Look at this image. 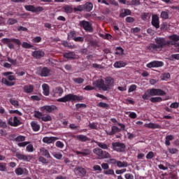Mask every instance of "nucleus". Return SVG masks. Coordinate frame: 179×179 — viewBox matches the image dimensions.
<instances>
[{
  "instance_id": "nucleus-1",
  "label": "nucleus",
  "mask_w": 179,
  "mask_h": 179,
  "mask_svg": "<svg viewBox=\"0 0 179 179\" xmlns=\"http://www.w3.org/2000/svg\"><path fill=\"white\" fill-rule=\"evenodd\" d=\"M169 39L172 40V41L166 40V38L157 37L155 38V43H150L146 48L149 52L157 54V52L162 51L163 48L170 47V45H176V41H179V36L173 34L169 36Z\"/></svg>"
},
{
  "instance_id": "nucleus-2",
  "label": "nucleus",
  "mask_w": 179,
  "mask_h": 179,
  "mask_svg": "<svg viewBox=\"0 0 179 179\" xmlns=\"http://www.w3.org/2000/svg\"><path fill=\"white\" fill-rule=\"evenodd\" d=\"M114 85V78L111 77H106L104 80L99 79L94 83H93V85L97 87L98 89H101L103 92H107V90H110V87Z\"/></svg>"
},
{
  "instance_id": "nucleus-3",
  "label": "nucleus",
  "mask_w": 179,
  "mask_h": 179,
  "mask_svg": "<svg viewBox=\"0 0 179 179\" xmlns=\"http://www.w3.org/2000/svg\"><path fill=\"white\" fill-rule=\"evenodd\" d=\"M83 96L75 95L73 94H69L64 97L58 99L57 101L59 103H66V101H82Z\"/></svg>"
},
{
  "instance_id": "nucleus-4",
  "label": "nucleus",
  "mask_w": 179,
  "mask_h": 179,
  "mask_svg": "<svg viewBox=\"0 0 179 179\" xmlns=\"http://www.w3.org/2000/svg\"><path fill=\"white\" fill-rule=\"evenodd\" d=\"M93 153H94L100 160L111 159V155L108 153V152L103 150L101 148H94L93 150Z\"/></svg>"
},
{
  "instance_id": "nucleus-5",
  "label": "nucleus",
  "mask_w": 179,
  "mask_h": 179,
  "mask_svg": "<svg viewBox=\"0 0 179 179\" xmlns=\"http://www.w3.org/2000/svg\"><path fill=\"white\" fill-rule=\"evenodd\" d=\"M127 146L124 143L121 142H114L112 143V149L115 152H118V153H122V152H125V148Z\"/></svg>"
},
{
  "instance_id": "nucleus-6",
  "label": "nucleus",
  "mask_w": 179,
  "mask_h": 179,
  "mask_svg": "<svg viewBox=\"0 0 179 179\" xmlns=\"http://www.w3.org/2000/svg\"><path fill=\"white\" fill-rule=\"evenodd\" d=\"M3 42L6 43L8 47V48L13 49L15 48V45L12 43H15V44H17V45H21L22 42H20V40L17 38H3Z\"/></svg>"
},
{
  "instance_id": "nucleus-7",
  "label": "nucleus",
  "mask_w": 179,
  "mask_h": 179,
  "mask_svg": "<svg viewBox=\"0 0 179 179\" xmlns=\"http://www.w3.org/2000/svg\"><path fill=\"white\" fill-rule=\"evenodd\" d=\"M79 26L83 27L87 33H93V27L92 26V23L86 20L80 21Z\"/></svg>"
},
{
  "instance_id": "nucleus-8",
  "label": "nucleus",
  "mask_w": 179,
  "mask_h": 179,
  "mask_svg": "<svg viewBox=\"0 0 179 179\" xmlns=\"http://www.w3.org/2000/svg\"><path fill=\"white\" fill-rule=\"evenodd\" d=\"M24 9L28 12H32L33 13H38V12H43L44 8L42 6H34L33 5H26L24 6Z\"/></svg>"
},
{
  "instance_id": "nucleus-9",
  "label": "nucleus",
  "mask_w": 179,
  "mask_h": 179,
  "mask_svg": "<svg viewBox=\"0 0 179 179\" xmlns=\"http://www.w3.org/2000/svg\"><path fill=\"white\" fill-rule=\"evenodd\" d=\"M164 66V63L163 62L160 61H152L148 64H146L147 68H162V66Z\"/></svg>"
},
{
  "instance_id": "nucleus-10",
  "label": "nucleus",
  "mask_w": 179,
  "mask_h": 179,
  "mask_svg": "<svg viewBox=\"0 0 179 179\" xmlns=\"http://www.w3.org/2000/svg\"><path fill=\"white\" fill-rule=\"evenodd\" d=\"M15 157H17L18 160H23L24 162H30V160L33 159V156L23 155L19 152L15 153Z\"/></svg>"
},
{
  "instance_id": "nucleus-11",
  "label": "nucleus",
  "mask_w": 179,
  "mask_h": 179,
  "mask_svg": "<svg viewBox=\"0 0 179 179\" xmlns=\"http://www.w3.org/2000/svg\"><path fill=\"white\" fill-rule=\"evenodd\" d=\"M8 125L10 127H19L22 124L17 116H15L14 117H10L8 120Z\"/></svg>"
},
{
  "instance_id": "nucleus-12",
  "label": "nucleus",
  "mask_w": 179,
  "mask_h": 179,
  "mask_svg": "<svg viewBox=\"0 0 179 179\" xmlns=\"http://www.w3.org/2000/svg\"><path fill=\"white\" fill-rule=\"evenodd\" d=\"M150 93L151 96H166L167 94L163 90L156 88L150 89Z\"/></svg>"
},
{
  "instance_id": "nucleus-13",
  "label": "nucleus",
  "mask_w": 179,
  "mask_h": 179,
  "mask_svg": "<svg viewBox=\"0 0 179 179\" xmlns=\"http://www.w3.org/2000/svg\"><path fill=\"white\" fill-rule=\"evenodd\" d=\"M55 110H57V106L54 105L44 106L41 108V111H43V113H52Z\"/></svg>"
},
{
  "instance_id": "nucleus-14",
  "label": "nucleus",
  "mask_w": 179,
  "mask_h": 179,
  "mask_svg": "<svg viewBox=\"0 0 179 179\" xmlns=\"http://www.w3.org/2000/svg\"><path fill=\"white\" fill-rule=\"evenodd\" d=\"M152 25L155 27V29H159L160 27V21L159 16L157 15H152Z\"/></svg>"
},
{
  "instance_id": "nucleus-15",
  "label": "nucleus",
  "mask_w": 179,
  "mask_h": 179,
  "mask_svg": "<svg viewBox=\"0 0 179 179\" xmlns=\"http://www.w3.org/2000/svg\"><path fill=\"white\" fill-rule=\"evenodd\" d=\"M40 76L42 78H47L48 76H51V69L48 67H43L41 70Z\"/></svg>"
},
{
  "instance_id": "nucleus-16",
  "label": "nucleus",
  "mask_w": 179,
  "mask_h": 179,
  "mask_svg": "<svg viewBox=\"0 0 179 179\" xmlns=\"http://www.w3.org/2000/svg\"><path fill=\"white\" fill-rule=\"evenodd\" d=\"M76 155H78V156L81 155V156L86 157V156H90V155H92V150L90 148H85L82 151H76Z\"/></svg>"
},
{
  "instance_id": "nucleus-17",
  "label": "nucleus",
  "mask_w": 179,
  "mask_h": 179,
  "mask_svg": "<svg viewBox=\"0 0 179 179\" xmlns=\"http://www.w3.org/2000/svg\"><path fill=\"white\" fill-rule=\"evenodd\" d=\"M118 132H121V129L118 128L117 126H112L110 131H106V135H109V136H113L115 135V134H118Z\"/></svg>"
},
{
  "instance_id": "nucleus-18",
  "label": "nucleus",
  "mask_w": 179,
  "mask_h": 179,
  "mask_svg": "<svg viewBox=\"0 0 179 179\" xmlns=\"http://www.w3.org/2000/svg\"><path fill=\"white\" fill-rule=\"evenodd\" d=\"M64 93V90L61 87H57L53 90V97H61Z\"/></svg>"
},
{
  "instance_id": "nucleus-19",
  "label": "nucleus",
  "mask_w": 179,
  "mask_h": 179,
  "mask_svg": "<svg viewBox=\"0 0 179 179\" xmlns=\"http://www.w3.org/2000/svg\"><path fill=\"white\" fill-rule=\"evenodd\" d=\"M44 55H45V53L43 50H35L32 52V57L36 58V59H41Z\"/></svg>"
},
{
  "instance_id": "nucleus-20",
  "label": "nucleus",
  "mask_w": 179,
  "mask_h": 179,
  "mask_svg": "<svg viewBox=\"0 0 179 179\" xmlns=\"http://www.w3.org/2000/svg\"><path fill=\"white\" fill-rule=\"evenodd\" d=\"M74 138H76V140L79 141L80 142H90L91 141L90 138L83 134L74 136Z\"/></svg>"
},
{
  "instance_id": "nucleus-21",
  "label": "nucleus",
  "mask_w": 179,
  "mask_h": 179,
  "mask_svg": "<svg viewBox=\"0 0 179 179\" xmlns=\"http://www.w3.org/2000/svg\"><path fill=\"white\" fill-rule=\"evenodd\" d=\"M23 90L24 93H27V94L33 93V92H34V86L30 84L26 85L23 87Z\"/></svg>"
},
{
  "instance_id": "nucleus-22",
  "label": "nucleus",
  "mask_w": 179,
  "mask_h": 179,
  "mask_svg": "<svg viewBox=\"0 0 179 179\" xmlns=\"http://www.w3.org/2000/svg\"><path fill=\"white\" fill-rule=\"evenodd\" d=\"M40 153L41 156H44L46 159H51V155H50V151L45 149V148H40Z\"/></svg>"
},
{
  "instance_id": "nucleus-23",
  "label": "nucleus",
  "mask_w": 179,
  "mask_h": 179,
  "mask_svg": "<svg viewBox=\"0 0 179 179\" xmlns=\"http://www.w3.org/2000/svg\"><path fill=\"white\" fill-rule=\"evenodd\" d=\"M132 12L129 9L123 8L121 10L120 13V17H125V16H129L131 15Z\"/></svg>"
},
{
  "instance_id": "nucleus-24",
  "label": "nucleus",
  "mask_w": 179,
  "mask_h": 179,
  "mask_svg": "<svg viewBox=\"0 0 179 179\" xmlns=\"http://www.w3.org/2000/svg\"><path fill=\"white\" fill-rule=\"evenodd\" d=\"M76 170L79 173H76L77 176H80V177H85L86 176V169L85 168H83L82 166H78Z\"/></svg>"
},
{
  "instance_id": "nucleus-25",
  "label": "nucleus",
  "mask_w": 179,
  "mask_h": 179,
  "mask_svg": "<svg viewBox=\"0 0 179 179\" xmlns=\"http://www.w3.org/2000/svg\"><path fill=\"white\" fill-rule=\"evenodd\" d=\"M55 141H57V137H44L42 139V141L43 142V143H52V142H55Z\"/></svg>"
},
{
  "instance_id": "nucleus-26",
  "label": "nucleus",
  "mask_w": 179,
  "mask_h": 179,
  "mask_svg": "<svg viewBox=\"0 0 179 179\" xmlns=\"http://www.w3.org/2000/svg\"><path fill=\"white\" fill-rule=\"evenodd\" d=\"M43 94L44 96H50V86L45 83L42 85Z\"/></svg>"
},
{
  "instance_id": "nucleus-27",
  "label": "nucleus",
  "mask_w": 179,
  "mask_h": 179,
  "mask_svg": "<svg viewBox=\"0 0 179 179\" xmlns=\"http://www.w3.org/2000/svg\"><path fill=\"white\" fill-rule=\"evenodd\" d=\"M84 10L86 12H92V10H93V3L91 2H86L84 4Z\"/></svg>"
},
{
  "instance_id": "nucleus-28",
  "label": "nucleus",
  "mask_w": 179,
  "mask_h": 179,
  "mask_svg": "<svg viewBox=\"0 0 179 179\" xmlns=\"http://www.w3.org/2000/svg\"><path fill=\"white\" fill-rule=\"evenodd\" d=\"M114 68H124L127 66V62L124 61L116 62L113 64Z\"/></svg>"
},
{
  "instance_id": "nucleus-29",
  "label": "nucleus",
  "mask_w": 179,
  "mask_h": 179,
  "mask_svg": "<svg viewBox=\"0 0 179 179\" xmlns=\"http://www.w3.org/2000/svg\"><path fill=\"white\" fill-rule=\"evenodd\" d=\"M31 127L34 132H38V131H40V124H38L37 122H31Z\"/></svg>"
},
{
  "instance_id": "nucleus-30",
  "label": "nucleus",
  "mask_w": 179,
  "mask_h": 179,
  "mask_svg": "<svg viewBox=\"0 0 179 179\" xmlns=\"http://www.w3.org/2000/svg\"><path fill=\"white\" fill-rule=\"evenodd\" d=\"M63 10L65 12V13H72L73 12V8H72V6L69 5H65L62 7Z\"/></svg>"
},
{
  "instance_id": "nucleus-31",
  "label": "nucleus",
  "mask_w": 179,
  "mask_h": 179,
  "mask_svg": "<svg viewBox=\"0 0 179 179\" xmlns=\"http://www.w3.org/2000/svg\"><path fill=\"white\" fill-rule=\"evenodd\" d=\"M95 143L97 145V146H99V148H100L101 149H103L105 150H108V148H110V146H108L105 143L96 141Z\"/></svg>"
},
{
  "instance_id": "nucleus-32",
  "label": "nucleus",
  "mask_w": 179,
  "mask_h": 179,
  "mask_svg": "<svg viewBox=\"0 0 179 179\" xmlns=\"http://www.w3.org/2000/svg\"><path fill=\"white\" fill-rule=\"evenodd\" d=\"M110 121L113 122V124L117 122V125L120 127L121 129H122V131H125V124L118 122L115 118H111Z\"/></svg>"
},
{
  "instance_id": "nucleus-33",
  "label": "nucleus",
  "mask_w": 179,
  "mask_h": 179,
  "mask_svg": "<svg viewBox=\"0 0 179 179\" xmlns=\"http://www.w3.org/2000/svg\"><path fill=\"white\" fill-rule=\"evenodd\" d=\"M9 101H10V104L12 106H13V107H15V108H19L20 105H19V101H17V100L10 98L9 99Z\"/></svg>"
},
{
  "instance_id": "nucleus-34",
  "label": "nucleus",
  "mask_w": 179,
  "mask_h": 179,
  "mask_svg": "<svg viewBox=\"0 0 179 179\" xmlns=\"http://www.w3.org/2000/svg\"><path fill=\"white\" fill-rule=\"evenodd\" d=\"M1 82L6 86H15V82H10L6 80V78H2Z\"/></svg>"
},
{
  "instance_id": "nucleus-35",
  "label": "nucleus",
  "mask_w": 179,
  "mask_h": 179,
  "mask_svg": "<svg viewBox=\"0 0 179 179\" xmlns=\"http://www.w3.org/2000/svg\"><path fill=\"white\" fill-rule=\"evenodd\" d=\"M76 37V31H71L68 34V40H75Z\"/></svg>"
},
{
  "instance_id": "nucleus-36",
  "label": "nucleus",
  "mask_w": 179,
  "mask_h": 179,
  "mask_svg": "<svg viewBox=\"0 0 179 179\" xmlns=\"http://www.w3.org/2000/svg\"><path fill=\"white\" fill-rule=\"evenodd\" d=\"M173 139H174V137L173 136V135L166 136V141H165V145L166 146H170V145H171L170 141H173Z\"/></svg>"
},
{
  "instance_id": "nucleus-37",
  "label": "nucleus",
  "mask_w": 179,
  "mask_h": 179,
  "mask_svg": "<svg viewBox=\"0 0 179 179\" xmlns=\"http://www.w3.org/2000/svg\"><path fill=\"white\" fill-rule=\"evenodd\" d=\"M150 101L151 103H160L163 101V99L162 97H152L150 99Z\"/></svg>"
},
{
  "instance_id": "nucleus-38",
  "label": "nucleus",
  "mask_w": 179,
  "mask_h": 179,
  "mask_svg": "<svg viewBox=\"0 0 179 179\" xmlns=\"http://www.w3.org/2000/svg\"><path fill=\"white\" fill-rule=\"evenodd\" d=\"M150 96H152V95L150 94V90H148L144 93V94L142 96V99L143 100H149V97H150Z\"/></svg>"
},
{
  "instance_id": "nucleus-39",
  "label": "nucleus",
  "mask_w": 179,
  "mask_h": 179,
  "mask_svg": "<svg viewBox=\"0 0 179 179\" xmlns=\"http://www.w3.org/2000/svg\"><path fill=\"white\" fill-rule=\"evenodd\" d=\"M116 164L117 167H128V162H127L117 161Z\"/></svg>"
},
{
  "instance_id": "nucleus-40",
  "label": "nucleus",
  "mask_w": 179,
  "mask_h": 179,
  "mask_svg": "<svg viewBox=\"0 0 179 179\" xmlns=\"http://www.w3.org/2000/svg\"><path fill=\"white\" fill-rule=\"evenodd\" d=\"M15 142H24L26 141V136H18L14 138Z\"/></svg>"
},
{
  "instance_id": "nucleus-41",
  "label": "nucleus",
  "mask_w": 179,
  "mask_h": 179,
  "mask_svg": "<svg viewBox=\"0 0 179 179\" xmlns=\"http://www.w3.org/2000/svg\"><path fill=\"white\" fill-rule=\"evenodd\" d=\"M74 12H83L85 10L84 5H80L73 8Z\"/></svg>"
},
{
  "instance_id": "nucleus-42",
  "label": "nucleus",
  "mask_w": 179,
  "mask_h": 179,
  "mask_svg": "<svg viewBox=\"0 0 179 179\" xmlns=\"http://www.w3.org/2000/svg\"><path fill=\"white\" fill-rule=\"evenodd\" d=\"M73 57H74L73 52H72L64 54V57L66 58L67 59H73Z\"/></svg>"
},
{
  "instance_id": "nucleus-43",
  "label": "nucleus",
  "mask_w": 179,
  "mask_h": 179,
  "mask_svg": "<svg viewBox=\"0 0 179 179\" xmlns=\"http://www.w3.org/2000/svg\"><path fill=\"white\" fill-rule=\"evenodd\" d=\"M160 17L162 19H165V20L169 19V12L162 11L161 15H160Z\"/></svg>"
},
{
  "instance_id": "nucleus-44",
  "label": "nucleus",
  "mask_w": 179,
  "mask_h": 179,
  "mask_svg": "<svg viewBox=\"0 0 179 179\" xmlns=\"http://www.w3.org/2000/svg\"><path fill=\"white\" fill-rule=\"evenodd\" d=\"M41 120L44 121V122H48V121H52V117H51L50 115H45L41 117Z\"/></svg>"
},
{
  "instance_id": "nucleus-45",
  "label": "nucleus",
  "mask_w": 179,
  "mask_h": 179,
  "mask_svg": "<svg viewBox=\"0 0 179 179\" xmlns=\"http://www.w3.org/2000/svg\"><path fill=\"white\" fill-rule=\"evenodd\" d=\"M15 173L17 176H22L24 173V171L22 168H17L15 170Z\"/></svg>"
},
{
  "instance_id": "nucleus-46",
  "label": "nucleus",
  "mask_w": 179,
  "mask_h": 179,
  "mask_svg": "<svg viewBox=\"0 0 179 179\" xmlns=\"http://www.w3.org/2000/svg\"><path fill=\"white\" fill-rule=\"evenodd\" d=\"M122 54H124V49H122V48H121V47H117L116 48L115 55H122Z\"/></svg>"
},
{
  "instance_id": "nucleus-47",
  "label": "nucleus",
  "mask_w": 179,
  "mask_h": 179,
  "mask_svg": "<svg viewBox=\"0 0 179 179\" xmlns=\"http://www.w3.org/2000/svg\"><path fill=\"white\" fill-rule=\"evenodd\" d=\"M7 60L10 64H13L14 66H16L17 65V59H13L10 57H7Z\"/></svg>"
},
{
  "instance_id": "nucleus-48",
  "label": "nucleus",
  "mask_w": 179,
  "mask_h": 179,
  "mask_svg": "<svg viewBox=\"0 0 179 179\" xmlns=\"http://www.w3.org/2000/svg\"><path fill=\"white\" fill-rule=\"evenodd\" d=\"M98 107H101V108H108V107H110V105H108L106 103H103V102H99L98 103Z\"/></svg>"
},
{
  "instance_id": "nucleus-49",
  "label": "nucleus",
  "mask_w": 179,
  "mask_h": 179,
  "mask_svg": "<svg viewBox=\"0 0 179 179\" xmlns=\"http://www.w3.org/2000/svg\"><path fill=\"white\" fill-rule=\"evenodd\" d=\"M129 5L138 6V5H141V1L139 0H131Z\"/></svg>"
},
{
  "instance_id": "nucleus-50",
  "label": "nucleus",
  "mask_w": 179,
  "mask_h": 179,
  "mask_svg": "<svg viewBox=\"0 0 179 179\" xmlns=\"http://www.w3.org/2000/svg\"><path fill=\"white\" fill-rule=\"evenodd\" d=\"M7 23L10 25L16 24V23H17V20L14 18H9L7 21Z\"/></svg>"
},
{
  "instance_id": "nucleus-51",
  "label": "nucleus",
  "mask_w": 179,
  "mask_h": 179,
  "mask_svg": "<svg viewBox=\"0 0 179 179\" xmlns=\"http://www.w3.org/2000/svg\"><path fill=\"white\" fill-rule=\"evenodd\" d=\"M126 114H129V118H131L132 120H135L138 115L135 112H126Z\"/></svg>"
},
{
  "instance_id": "nucleus-52",
  "label": "nucleus",
  "mask_w": 179,
  "mask_h": 179,
  "mask_svg": "<svg viewBox=\"0 0 179 179\" xmlns=\"http://www.w3.org/2000/svg\"><path fill=\"white\" fill-rule=\"evenodd\" d=\"M38 162L43 163V164H48V161L43 156L38 157Z\"/></svg>"
},
{
  "instance_id": "nucleus-53",
  "label": "nucleus",
  "mask_w": 179,
  "mask_h": 179,
  "mask_svg": "<svg viewBox=\"0 0 179 179\" xmlns=\"http://www.w3.org/2000/svg\"><path fill=\"white\" fill-rule=\"evenodd\" d=\"M73 80L75 83H78L79 85H80V83H83V82H85V79H83L82 78H73Z\"/></svg>"
},
{
  "instance_id": "nucleus-54",
  "label": "nucleus",
  "mask_w": 179,
  "mask_h": 179,
  "mask_svg": "<svg viewBox=\"0 0 179 179\" xmlns=\"http://www.w3.org/2000/svg\"><path fill=\"white\" fill-rule=\"evenodd\" d=\"M170 61H173V59H177L179 61V54H173L169 57Z\"/></svg>"
},
{
  "instance_id": "nucleus-55",
  "label": "nucleus",
  "mask_w": 179,
  "mask_h": 179,
  "mask_svg": "<svg viewBox=\"0 0 179 179\" xmlns=\"http://www.w3.org/2000/svg\"><path fill=\"white\" fill-rule=\"evenodd\" d=\"M26 150H27V152L31 153V152H34V147H33V145L29 144L27 146Z\"/></svg>"
},
{
  "instance_id": "nucleus-56",
  "label": "nucleus",
  "mask_w": 179,
  "mask_h": 179,
  "mask_svg": "<svg viewBox=\"0 0 179 179\" xmlns=\"http://www.w3.org/2000/svg\"><path fill=\"white\" fill-rule=\"evenodd\" d=\"M136 87H137L136 85H130L128 90V93H132V92H135V90H136Z\"/></svg>"
},
{
  "instance_id": "nucleus-57",
  "label": "nucleus",
  "mask_w": 179,
  "mask_h": 179,
  "mask_svg": "<svg viewBox=\"0 0 179 179\" xmlns=\"http://www.w3.org/2000/svg\"><path fill=\"white\" fill-rule=\"evenodd\" d=\"M74 41H76V43H83V41H85V38H83V36H76V38H74Z\"/></svg>"
},
{
  "instance_id": "nucleus-58",
  "label": "nucleus",
  "mask_w": 179,
  "mask_h": 179,
  "mask_svg": "<svg viewBox=\"0 0 179 179\" xmlns=\"http://www.w3.org/2000/svg\"><path fill=\"white\" fill-rule=\"evenodd\" d=\"M88 127L90 128V129H97V123L90 122Z\"/></svg>"
},
{
  "instance_id": "nucleus-59",
  "label": "nucleus",
  "mask_w": 179,
  "mask_h": 179,
  "mask_svg": "<svg viewBox=\"0 0 179 179\" xmlns=\"http://www.w3.org/2000/svg\"><path fill=\"white\" fill-rule=\"evenodd\" d=\"M0 171H6V163L0 162Z\"/></svg>"
},
{
  "instance_id": "nucleus-60",
  "label": "nucleus",
  "mask_w": 179,
  "mask_h": 179,
  "mask_svg": "<svg viewBox=\"0 0 179 179\" xmlns=\"http://www.w3.org/2000/svg\"><path fill=\"white\" fill-rule=\"evenodd\" d=\"M22 47L23 48H33L34 46L27 42H24L22 45Z\"/></svg>"
},
{
  "instance_id": "nucleus-61",
  "label": "nucleus",
  "mask_w": 179,
  "mask_h": 179,
  "mask_svg": "<svg viewBox=\"0 0 179 179\" xmlns=\"http://www.w3.org/2000/svg\"><path fill=\"white\" fill-rule=\"evenodd\" d=\"M153 157H155V152H153L152 151L149 152L146 155V159H148V160L153 159Z\"/></svg>"
},
{
  "instance_id": "nucleus-62",
  "label": "nucleus",
  "mask_w": 179,
  "mask_h": 179,
  "mask_svg": "<svg viewBox=\"0 0 179 179\" xmlns=\"http://www.w3.org/2000/svg\"><path fill=\"white\" fill-rule=\"evenodd\" d=\"M34 117L35 118H38L39 120H41V117H43V113H41V112L39 111H35Z\"/></svg>"
},
{
  "instance_id": "nucleus-63",
  "label": "nucleus",
  "mask_w": 179,
  "mask_h": 179,
  "mask_svg": "<svg viewBox=\"0 0 179 179\" xmlns=\"http://www.w3.org/2000/svg\"><path fill=\"white\" fill-rule=\"evenodd\" d=\"M86 107H87V106H86V104H85V103L76 104V108L77 110H79V108H86Z\"/></svg>"
},
{
  "instance_id": "nucleus-64",
  "label": "nucleus",
  "mask_w": 179,
  "mask_h": 179,
  "mask_svg": "<svg viewBox=\"0 0 179 179\" xmlns=\"http://www.w3.org/2000/svg\"><path fill=\"white\" fill-rule=\"evenodd\" d=\"M55 145H56L57 148H59L60 149H62L64 146V143H62L60 141H57Z\"/></svg>"
}]
</instances>
